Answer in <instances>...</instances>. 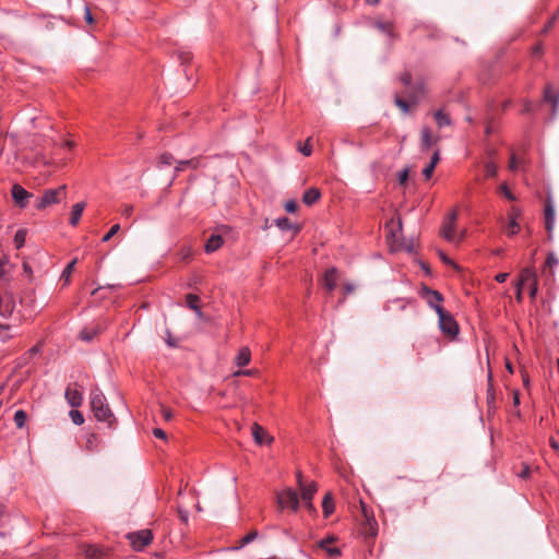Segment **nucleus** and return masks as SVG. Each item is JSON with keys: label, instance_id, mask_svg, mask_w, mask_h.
<instances>
[{"label": "nucleus", "instance_id": "nucleus-13", "mask_svg": "<svg viewBox=\"0 0 559 559\" xmlns=\"http://www.w3.org/2000/svg\"><path fill=\"white\" fill-rule=\"evenodd\" d=\"M336 540L334 535H329L326 538H323L317 543L318 548L324 550L330 558H336L342 555V551L338 547L331 546Z\"/></svg>", "mask_w": 559, "mask_h": 559}, {"label": "nucleus", "instance_id": "nucleus-43", "mask_svg": "<svg viewBox=\"0 0 559 559\" xmlns=\"http://www.w3.org/2000/svg\"><path fill=\"white\" fill-rule=\"evenodd\" d=\"M257 536H258V532L257 531H252V532L248 533L246 536H243L241 538L239 548H241L242 546H245V545L251 543L252 540H254L257 538ZM236 549H238V547Z\"/></svg>", "mask_w": 559, "mask_h": 559}, {"label": "nucleus", "instance_id": "nucleus-41", "mask_svg": "<svg viewBox=\"0 0 559 559\" xmlns=\"http://www.w3.org/2000/svg\"><path fill=\"white\" fill-rule=\"evenodd\" d=\"M119 230H120L119 224L112 225L111 228L104 235V237L102 238V241L103 242L109 241L111 239V237H114Z\"/></svg>", "mask_w": 559, "mask_h": 559}, {"label": "nucleus", "instance_id": "nucleus-27", "mask_svg": "<svg viewBox=\"0 0 559 559\" xmlns=\"http://www.w3.org/2000/svg\"><path fill=\"white\" fill-rule=\"evenodd\" d=\"M252 436L255 443L262 445L266 442L265 438L267 437L266 431L257 423L252 425Z\"/></svg>", "mask_w": 559, "mask_h": 559}, {"label": "nucleus", "instance_id": "nucleus-48", "mask_svg": "<svg viewBox=\"0 0 559 559\" xmlns=\"http://www.w3.org/2000/svg\"><path fill=\"white\" fill-rule=\"evenodd\" d=\"M397 179H399V183L400 185H405L408 180V169H403L399 173V176H397Z\"/></svg>", "mask_w": 559, "mask_h": 559}, {"label": "nucleus", "instance_id": "nucleus-50", "mask_svg": "<svg viewBox=\"0 0 559 559\" xmlns=\"http://www.w3.org/2000/svg\"><path fill=\"white\" fill-rule=\"evenodd\" d=\"M178 515H179L180 521H181L183 524H187V523H188L189 512H188L187 510L181 509V508H178Z\"/></svg>", "mask_w": 559, "mask_h": 559}, {"label": "nucleus", "instance_id": "nucleus-2", "mask_svg": "<svg viewBox=\"0 0 559 559\" xmlns=\"http://www.w3.org/2000/svg\"><path fill=\"white\" fill-rule=\"evenodd\" d=\"M439 319V329L450 338H455L460 333V328L454 317L444 308H437Z\"/></svg>", "mask_w": 559, "mask_h": 559}, {"label": "nucleus", "instance_id": "nucleus-36", "mask_svg": "<svg viewBox=\"0 0 559 559\" xmlns=\"http://www.w3.org/2000/svg\"><path fill=\"white\" fill-rule=\"evenodd\" d=\"M485 174L486 177L492 178L496 177L498 174V167L495 162L489 160L485 164Z\"/></svg>", "mask_w": 559, "mask_h": 559}, {"label": "nucleus", "instance_id": "nucleus-18", "mask_svg": "<svg viewBox=\"0 0 559 559\" xmlns=\"http://www.w3.org/2000/svg\"><path fill=\"white\" fill-rule=\"evenodd\" d=\"M200 158L199 157H193V158H190V159H186V160H179L177 162V165L175 167V175H174V178H176L178 176V174L182 170H185L187 167L191 168V169H197L200 167Z\"/></svg>", "mask_w": 559, "mask_h": 559}, {"label": "nucleus", "instance_id": "nucleus-9", "mask_svg": "<svg viewBox=\"0 0 559 559\" xmlns=\"http://www.w3.org/2000/svg\"><path fill=\"white\" fill-rule=\"evenodd\" d=\"M11 194L15 205L20 209H25L29 199L33 198V194L19 183L12 186Z\"/></svg>", "mask_w": 559, "mask_h": 559}, {"label": "nucleus", "instance_id": "nucleus-3", "mask_svg": "<svg viewBox=\"0 0 559 559\" xmlns=\"http://www.w3.org/2000/svg\"><path fill=\"white\" fill-rule=\"evenodd\" d=\"M457 219V212L456 210H453L451 213L448 214V216L443 219L440 235L450 242H460L464 238V231L461 233V235H456L455 229V223Z\"/></svg>", "mask_w": 559, "mask_h": 559}, {"label": "nucleus", "instance_id": "nucleus-12", "mask_svg": "<svg viewBox=\"0 0 559 559\" xmlns=\"http://www.w3.org/2000/svg\"><path fill=\"white\" fill-rule=\"evenodd\" d=\"M486 403H487V414L488 416L495 415L497 411L496 404V391L492 384V374L491 371L488 372V385L486 391Z\"/></svg>", "mask_w": 559, "mask_h": 559}, {"label": "nucleus", "instance_id": "nucleus-53", "mask_svg": "<svg viewBox=\"0 0 559 559\" xmlns=\"http://www.w3.org/2000/svg\"><path fill=\"white\" fill-rule=\"evenodd\" d=\"M300 153H302L305 156H309L312 152L311 145L307 142L302 146H299Z\"/></svg>", "mask_w": 559, "mask_h": 559}, {"label": "nucleus", "instance_id": "nucleus-63", "mask_svg": "<svg viewBox=\"0 0 559 559\" xmlns=\"http://www.w3.org/2000/svg\"><path fill=\"white\" fill-rule=\"evenodd\" d=\"M179 59H180L181 63L183 64L191 59V55L189 52H180Z\"/></svg>", "mask_w": 559, "mask_h": 559}, {"label": "nucleus", "instance_id": "nucleus-39", "mask_svg": "<svg viewBox=\"0 0 559 559\" xmlns=\"http://www.w3.org/2000/svg\"><path fill=\"white\" fill-rule=\"evenodd\" d=\"M76 263V259H73L67 266L66 269L63 270L62 274H61V278H64L66 283L69 282L70 280V276H71V273L73 271V267Z\"/></svg>", "mask_w": 559, "mask_h": 559}, {"label": "nucleus", "instance_id": "nucleus-5", "mask_svg": "<svg viewBox=\"0 0 559 559\" xmlns=\"http://www.w3.org/2000/svg\"><path fill=\"white\" fill-rule=\"evenodd\" d=\"M297 480H298V485H299L300 490H301V498L305 501L306 507L310 511L314 512L316 509L313 508L311 500H312L314 493L318 490L317 484L314 481H311L310 484L305 485L304 481H302V475H301L300 472L297 473Z\"/></svg>", "mask_w": 559, "mask_h": 559}, {"label": "nucleus", "instance_id": "nucleus-34", "mask_svg": "<svg viewBox=\"0 0 559 559\" xmlns=\"http://www.w3.org/2000/svg\"><path fill=\"white\" fill-rule=\"evenodd\" d=\"M186 302H187L188 308L193 311L200 307L199 306L200 298L198 295H194V294H188L186 296Z\"/></svg>", "mask_w": 559, "mask_h": 559}, {"label": "nucleus", "instance_id": "nucleus-45", "mask_svg": "<svg viewBox=\"0 0 559 559\" xmlns=\"http://www.w3.org/2000/svg\"><path fill=\"white\" fill-rule=\"evenodd\" d=\"M500 191H501V193H503V195L508 200H510V201H514L515 200L514 194L509 190V188H508V186L506 183L501 185Z\"/></svg>", "mask_w": 559, "mask_h": 559}, {"label": "nucleus", "instance_id": "nucleus-57", "mask_svg": "<svg viewBox=\"0 0 559 559\" xmlns=\"http://www.w3.org/2000/svg\"><path fill=\"white\" fill-rule=\"evenodd\" d=\"M84 19H85V22L87 24H92L94 22V17L92 15V12H91V10L87 7H85Z\"/></svg>", "mask_w": 559, "mask_h": 559}, {"label": "nucleus", "instance_id": "nucleus-22", "mask_svg": "<svg viewBox=\"0 0 559 559\" xmlns=\"http://www.w3.org/2000/svg\"><path fill=\"white\" fill-rule=\"evenodd\" d=\"M223 242L224 241L221 235H211V237L205 242L204 249L207 253H212L219 249Z\"/></svg>", "mask_w": 559, "mask_h": 559}, {"label": "nucleus", "instance_id": "nucleus-59", "mask_svg": "<svg viewBox=\"0 0 559 559\" xmlns=\"http://www.w3.org/2000/svg\"><path fill=\"white\" fill-rule=\"evenodd\" d=\"M439 160H440V151L436 150L431 156L430 164H433V166L436 167V165L438 164Z\"/></svg>", "mask_w": 559, "mask_h": 559}, {"label": "nucleus", "instance_id": "nucleus-60", "mask_svg": "<svg viewBox=\"0 0 559 559\" xmlns=\"http://www.w3.org/2000/svg\"><path fill=\"white\" fill-rule=\"evenodd\" d=\"M509 168L511 170L518 169V158H516V156L514 154L511 155Z\"/></svg>", "mask_w": 559, "mask_h": 559}, {"label": "nucleus", "instance_id": "nucleus-23", "mask_svg": "<svg viewBox=\"0 0 559 559\" xmlns=\"http://www.w3.org/2000/svg\"><path fill=\"white\" fill-rule=\"evenodd\" d=\"M105 405H107L105 395L98 390L93 392L91 399L92 412H95L97 408H104Z\"/></svg>", "mask_w": 559, "mask_h": 559}, {"label": "nucleus", "instance_id": "nucleus-58", "mask_svg": "<svg viewBox=\"0 0 559 559\" xmlns=\"http://www.w3.org/2000/svg\"><path fill=\"white\" fill-rule=\"evenodd\" d=\"M532 53L536 57H540L543 55V46L542 44H537L533 47Z\"/></svg>", "mask_w": 559, "mask_h": 559}, {"label": "nucleus", "instance_id": "nucleus-31", "mask_svg": "<svg viewBox=\"0 0 559 559\" xmlns=\"http://www.w3.org/2000/svg\"><path fill=\"white\" fill-rule=\"evenodd\" d=\"M559 264V260L558 258L555 255L554 252H550L548 253L547 255V259H546V262H545V265H544V270L543 271H546V269H549V272L550 274L552 275V270L555 266H557Z\"/></svg>", "mask_w": 559, "mask_h": 559}, {"label": "nucleus", "instance_id": "nucleus-7", "mask_svg": "<svg viewBox=\"0 0 559 559\" xmlns=\"http://www.w3.org/2000/svg\"><path fill=\"white\" fill-rule=\"evenodd\" d=\"M277 503L282 509L289 508L293 511H297L299 507V498L295 490L288 488L278 493Z\"/></svg>", "mask_w": 559, "mask_h": 559}, {"label": "nucleus", "instance_id": "nucleus-29", "mask_svg": "<svg viewBox=\"0 0 559 559\" xmlns=\"http://www.w3.org/2000/svg\"><path fill=\"white\" fill-rule=\"evenodd\" d=\"M433 117H435V120H436V122H437L439 128H442V127L451 124L450 117L445 112H443L442 110H437L435 112Z\"/></svg>", "mask_w": 559, "mask_h": 559}, {"label": "nucleus", "instance_id": "nucleus-28", "mask_svg": "<svg viewBox=\"0 0 559 559\" xmlns=\"http://www.w3.org/2000/svg\"><path fill=\"white\" fill-rule=\"evenodd\" d=\"M84 554L87 558H102L104 556V550L95 545H85Z\"/></svg>", "mask_w": 559, "mask_h": 559}, {"label": "nucleus", "instance_id": "nucleus-16", "mask_svg": "<svg viewBox=\"0 0 559 559\" xmlns=\"http://www.w3.org/2000/svg\"><path fill=\"white\" fill-rule=\"evenodd\" d=\"M439 136H433L430 128L424 127L420 132V151L427 152L431 146L437 144Z\"/></svg>", "mask_w": 559, "mask_h": 559}, {"label": "nucleus", "instance_id": "nucleus-54", "mask_svg": "<svg viewBox=\"0 0 559 559\" xmlns=\"http://www.w3.org/2000/svg\"><path fill=\"white\" fill-rule=\"evenodd\" d=\"M534 110V106L531 102L526 100L521 110L522 114H532Z\"/></svg>", "mask_w": 559, "mask_h": 559}, {"label": "nucleus", "instance_id": "nucleus-52", "mask_svg": "<svg viewBox=\"0 0 559 559\" xmlns=\"http://www.w3.org/2000/svg\"><path fill=\"white\" fill-rule=\"evenodd\" d=\"M377 27H378L379 29H381L382 32H386V33H389V34H391V33H392V26H391V24H390V23L378 22V23H377Z\"/></svg>", "mask_w": 559, "mask_h": 559}, {"label": "nucleus", "instance_id": "nucleus-56", "mask_svg": "<svg viewBox=\"0 0 559 559\" xmlns=\"http://www.w3.org/2000/svg\"><path fill=\"white\" fill-rule=\"evenodd\" d=\"M153 435L158 439H166V432L162 428H154Z\"/></svg>", "mask_w": 559, "mask_h": 559}, {"label": "nucleus", "instance_id": "nucleus-10", "mask_svg": "<svg viewBox=\"0 0 559 559\" xmlns=\"http://www.w3.org/2000/svg\"><path fill=\"white\" fill-rule=\"evenodd\" d=\"M93 414L98 421L106 423L109 429H115L117 427V418L108 404L105 405L104 408H97Z\"/></svg>", "mask_w": 559, "mask_h": 559}, {"label": "nucleus", "instance_id": "nucleus-64", "mask_svg": "<svg viewBox=\"0 0 559 559\" xmlns=\"http://www.w3.org/2000/svg\"><path fill=\"white\" fill-rule=\"evenodd\" d=\"M509 274L508 273H499L496 275L495 280L498 282V283H504L508 278Z\"/></svg>", "mask_w": 559, "mask_h": 559}, {"label": "nucleus", "instance_id": "nucleus-49", "mask_svg": "<svg viewBox=\"0 0 559 559\" xmlns=\"http://www.w3.org/2000/svg\"><path fill=\"white\" fill-rule=\"evenodd\" d=\"M435 166L433 164H428L424 169H423V176L426 178V179H430L431 176H432V173L435 170Z\"/></svg>", "mask_w": 559, "mask_h": 559}, {"label": "nucleus", "instance_id": "nucleus-26", "mask_svg": "<svg viewBox=\"0 0 559 559\" xmlns=\"http://www.w3.org/2000/svg\"><path fill=\"white\" fill-rule=\"evenodd\" d=\"M251 353L248 347H241L235 358L237 366L243 367L250 362Z\"/></svg>", "mask_w": 559, "mask_h": 559}, {"label": "nucleus", "instance_id": "nucleus-4", "mask_svg": "<svg viewBox=\"0 0 559 559\" xmlns=\"http://www.w3.org/2000/svg\"><path fill=\"white\" fill-rule=\"evenodd\" d=\"M126 538L130 542L131 547L135 551H141L153 540V533L151 530H141L136 532H130L126 535Z\"/></svg>", "mask_w": 559, "mask_h": 559}, {"label": "nucleus", "instance_id": "nucleus-62", "mask_svg": "<svg viewBox=\"0 0 559 559\" xmlns=\"http://www.w3.org/2000/svg\"><path fill=\"white\" fill-rule=\"evenodd\" d=\"M512 403H513L514 407H518L520 405V393H519V391H513Z\"/></svg>", "mask_w": 559, "mask_h": 559}, {"label": "nucleus", "instance_id": "nucleus-8", "mask_svg": "<svg viewBox=\"0 0 559 559\" xmlns=\"http://www.w3.org/2000/svg\"><path fill=\"white\" fill-rule=\"evenodd\" d=\"M544 215L545 229L548 234V240H552V231L555 227V206L550 195L545 201Z\"/></svg>", "mask_w": 559, "mask_h": 559}, {"label": "nucleus", "instance_id": "nucleus-17", "mask_svg": "<svg viewBox=\"0 0 559 559\" xmlns=\"http://www.w3.org/2000/svg\"><path fill=\"white\" fill-rule=\"evenodd\" d=\"M64 397L72 407H79L83 402V394L71 386L66 389Z\"/></svg>", "mask_w": 559, "mask_h": 559}, {"label": "nucleus", "instance_id": "nucleus-32", "mask_svg": "<svg viewBox=\"0 0 559 559\" xmlns=\"http://www.w3.org/2000/svg\"><path fill=\"white\" fill-rule=\"evenodd\" d=\"M98 333H99L98 329L85 328L80 332V337H81V340H83L85 342H91Z\"/></svg>", "mask_w": 559, "mask_h": 559}, {"label": "nucleus", "instance_id": "nucleus-55", "mask_svg": "<svg viewBox=\"0 0 559 559\" xmlns=\"http://www.w3.org/2000/svg\"><path fill=\"white\" fill-rule=\"evenodd\" d=\"M530 297L531 298H535L536 297V294H537V280H534V282H532L530 284Z\"/></svg>", "mask_w": 559, "mask_h": 559}, {"label": "nucleus", "instance_id": "nucleus-35", "mask_svg": "<svg viewBox=\"0 0 559 559\" xmlns=\"http://www.w3.org/2000/svg\"><path fill=\"white\" fill-rule=\"evenodd\" d=\"M26 240V230L19 229L14 235V243L17 249L22 248Z\"/></svg>", "mask_w": 559, "mask_h": 559}, {"label": "nucleus", "instance_id": "nucleus-6", "mask_svg": "<svg viewBox=\"0 0 559 559\" xmlns=\"http://www.w3.org/2000/svg\"><path fill=\"white\" fill-rule=\"evenodd\" d=\"M419 296L427 300V304L437 312V308H443L441 302L444 300L441 293L435 290L427 285H423L419 290Z\"/></svg>", "mask_w": 559, "mask_h": 559}, {"label": "nucleus", "instance_id": "nucleus-25", "mask_svg": "<svg viewBox=\"0 0 559 559\" xmlns=\"http://www.w3.org/2000/svg\"><path fill=\"white\" fill-rule=\"evenodd\" d=\"M534 280H537L536 272L533 266H528L521 271L518 284L523 286L527 282H534Z\"/></svg>", "mask_w": 559, "mask_h": 559}, {"label": "nucleus", "instance_id": "nucleus-47", "mask_svg": "<svg viewBox=\"0 0 559 559\" xmlns=\"http://www.w3.org/2000/svg\"><path fill=\"white\" fill-rule=\"evenodd\" d=\"M400 81L405 85L408 86L412 83V74L407 71L403 72L400 75Z\"/></svg>", "mask_w": 559, "mask_h": 559}, {"label": "nucleus", "instance_id": "nucleus-15", "mask_svg": "<svg viewBox=\"0 0 559 559\" xmlns=\"http://www.w3.org/2000/svg\"><path fill=\"white\" fill-rule=\"evenodd\" d=\"M543 102L551 105L552 108V117L557 115V110L559 108V93H554L551 84H547L544 88L543 93Z\"/></svg>", "mask_w": 559, "mask_h": 559}, {"label": "nucleus", "instance_id": "nucleus-14", "mask_svg": "<svg viewBox=\"0 0 559 559\" xmlns=\"http://www.w3.org/2000/svg\"><path fill=\"white\" fill-rule=\"evenodd\" d=\"M365 522L362 524L364 534L368 537H376L378 534V523L373 515L367 513L366 507L362 504Z\"/></svg>", "mask_w": 559, "mask_h": 559}, {"label": "nucleus", "instance_id": "nucleus-51", "mask_svg": "<svg viewBox=\"0 0 559 559\" xmlns=\"http://www.w3.org/2000/svg\"><path fill=\"white\" fill-rule=\"evenodd\" d=\"M439 258L443 263L457 267V265L454 264V262L443 251H439Z\"/></svg>", "mask_w": 559, "mask_h": 559}, {"label": "nucleus", "instance_id": "nucleus-24", "mask_svg": "<svg viewBox=\"0 0 559 559\" xmlns=\"http://www.w3.org/2000/svg\"><path fill=\"white\" fill-rule=\"evenodd\" d=\"M334 509L333 495L331 492H326L322 501L323 516L328 519L334 512Z\"/></svg>", "mask_w": 559, "mask_h": 559}, {"label": "nucleus", "instance_id": "nucleus-30", "mask_svg": "<svg viewBox=\"0 0 559 559\" xmlns=\"http://www.w3.org/2000/svg\"><path fill=\"white\" fill-rule=\"evenodd\" d=\"M175 162V157L169 152H164L158 159L157 167L170 166Z\"/></svg>", "mask_w": 559, "mask_h": 559}, {"label": "nucleus", "instance_id": "nucleus-44", "mask_svg": "<svg viewBox=\"0 0 559 559\" xmlns=\"http://www.w3.org/2000/svg\"><path fill=\"white\" fill-rule=\"evenodd\" d=\"M531 475V467L528 464H523L521 472L518 473V476L521 479H527Z\"/></svg>", "mask_w": 559, "mask_h": 559}, {"label": "nucleus", "instance_id": "nucleus-20", "mask_svg": "<svg viewBox=\"0 0 559 559\" xmlns=\"http://www.w3.org/2000/svg\"><path fill=\"white\" fill-rule=\"evenodd\" d=\"M320 198H321V192L319 189L309 188L304 192L302 202L306 205L310 206V205H313L314 203H317Z\"/></svg>", "mask_w": 559, "mask_h": 559}, {"label": "nucleus", "instance_id": "nucleus-42", "mask_svg": "<svg viewBox=\"0 0 559 559\" xmlns=\"http://www.w3.org/2000/svg\"><path fill=\"white\" fill-rule=\"evenodd\" d=\"M355 289H356V286L353 283L343 284V286H342L343 299L341 300V302H343L345 300L346 296L353 294L355 292Z\"/></svg>", "mask_w": 559, "mask_h": 559}, {"label": "nucleus", "instance_id": "nucleus-33", "mask_svg": "<svg viewBox=\"0 0 559 559\" xmlns=\"http://www.w3.org/2000/svg\"><path fill=\"white\" fill-rule=\"evenodd\" d=\"M27 415L23 409H17L14 414V423L17 428H23L26 424Z\"/></svg>", "mask_w": 559, "mask_h": 559}, {"label": "nucleus", "instance_id": "nucleus-38", "mask_svg": "<svg viewBox=\"0 0 559 559\" xmlns=\"http://www.w3.org/2000/svg\"><path fill=\"white\" fill-rule=\"evenodd\" d=\"M73 424L80 426L84 423V416L83 414L78 409H71L69 413Z\"/></svg>", "mask_w": 559, "mask_h": 559}, {"label": "nucleus", "instance_id": "nucleus-37", "mask_svg": "<svg viewBox=\"0 0 559 559\" xmlns=\"http://www.w3.org/2000/svg\"><path fill=\"white\" fill-rule=\"evenodd\" d=\"M519 229H520V226L516 222V217L515 216H511L510 219H509V224H508V235L509 236H514L519 233Z\"/></svg>", "mask_w": 559, "mask_h": 559}, {"label": "nucleus", "instance_id": "nucleus-61", "mask_svg": "<svg viewBox=\"0 0 559 559\" xmlns=\"http://www.w3.org/2000/svg\"><path fill=\"white\" fill-rule=\"evenodd\" d=\"M168 337L166 338V343L169 347H177L178 343L175 338L171 337L170 332L167 331Z\"/></svg>", "mask_w": 559, "mask_h": 559}, {"label": "nucleus", "instance_id": "nucleus-19", "mask_svg": "<svg viewBox=\"0 0 559 559\" xmlns=\"http://www.w3.org/2000/svg\"><path fill=\"white\" fill-rule=\"evenodd\" d=\"M275 225L281 229V230H293L294 234H298L301 229V227L297 224H293L290 222V219L286 216H283V217H278L275 219Z\"/></svg>", "mask_w": 559, "mask_h": 559}, {"label": "nucleus", "instance_id": "nucleus-40", "mask_svg": "<svg viewBox=\"0 0 559 559\" xmlns=\"http://www.w3.org/2000/svg\"><path fill=\"white\" fill-rule=\"evenodd\" d=\"M394 103L403 112L407 114L409 111V104L399 95H395Z\"/></svg>", "mask_w": 559, "mask_h": 559}, {"label": "nucleus", "instance_id": "nucleus-46", "mask_svg": "<svg viewBox=\"0 0 559 559\" xmlns=\"http://www.w3.org/2000/svg\"><path fill=\"white\" fill-rule=\"evenodd\" d=\"M298 209V204L295 200H289L285 203V210L288 213H295Z\"/></svg>", "mask_w": 559, "mask_h": 559}, {"label": "nucleus", "instance_id": "nucleus-1", "mask_svg": "<svg viewBox=\"0 0 559 559\" xmlns=\"http://www.w3.org/2000/svg\"><path fill=\"white\" fill-rule=\"evenodd\" d=\"M67 195V186L62 185L56 189H48L43 192L40 197H37L34 206L38 211H43L46 207L60 203Z\"/></svg>", "mask_w": 559, "mask_h": 559}, {"label": "nucleus", "instance_id": "nucleus-11", "mask_svg": "<svg viewBox=\"0 0 559 559\" xmlns=\"http://www.w3.org/2000/svg\"><path fill=\"white\" fill-rule=\"evenodd\" d=\"M337 281L338 270L335 266L326 269L322 277V285L324 289L332 293L337 286Z\"/></svg>", "mask_w": 559, "mask_h": 559}, {"label": "nucleus", "instance_id": "nucleus-21", "mask_svg": "<svg viewBox=\"0 0 559 559\" xmlns=\"http://www.w3.org/2000/svg\"><path fill=\"white\" fill-rule=\"evenodd\" d=\"M85 205H86L85 202H79L72 206L70 219H69L70 225L76 226L79 224L82 213L85 209Z\"/></svg>", "mask_w": 559, "mask_h": 559}]
</instances>
